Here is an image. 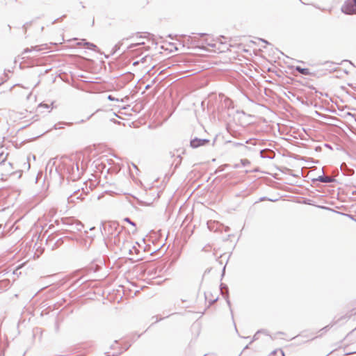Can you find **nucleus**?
<instances>
[{
    "instance_id": "obj_1",
    "label": "nucleus",
    "mask_w": 356,
    "mask_h": 356,
    "mask_svg": "<svg viewBox=\"0 0 356 356\" xmlns=\"http://www.w3.org/2000/svg\"><path fill=\"white\" fill-rule=\"evenodd\" d=\"M132 42L128 48H132L138 45H143L150 40V34L148 33H137L131 37Z\"/></svg>"
},
{
    "instance_id": "obj_2",
    "label": "nucleus",
    "mask_w": 356,
    "mask_h": 356,
    "mask_svg": "<svg viewBox=\"0 0 356 356\" xmlns=\"http://www.w3.org/2000/svg\"><path fill=\"white\" fill-rule=\"evenodd\" d=\"M206 40L207 50L215 53H220L223 51L224 43L220 41L219 39L214 40L213 38L209 37Z\"/></svg>"
},
{
    "instance_id": "obj_3",
    "label": "nucleus",
    "mask_w": 356,
    "mask_h": 356,
    "mask_svg": "<svg viewBox=\"0 0 356 356\" xmlns=\"http://www.w3.org/2000/svg\"><path fill=\"white\" fill-rule=\"evenodd\" d=\"M124 254L129 257L131 260H139L140 258H135L134 256H138L139 253L138 249L131 243H126L122 248Z\"/></svg>"
},
{
    "instance_id": "obj_4",
    "label": "nucleus",
    "mask_w": 356,
    "mask_h": 356,
    "mask_svg": "<svg viewBox=\"0 0 356 356\" xmlns=\"http://www.w3.org/2000/svg\"><path fill=\"white\" fill-rule=\"evenodd\" d=\"M133 65H141L142 68L147 70H149L154 67V63L153 61L152 57L149 55H146L140 60L134 61Z\"/></svg>"
},
{
    "instance_id": "obj_5",
    "label": "nucleus",
    "mask_w": 356,
    "mask_h": 356,
    "mask_svg": "<svg viewBox=\"0 0 356 356\" xmlns=\"http://www.w3.org/2000/svg\"><path fill=\"white\" fill-rule=\"evenodd\" d=\"M341 10L346 14H356V0H346Z\"/></svg>"
},
{
    "instance_id": "obj_6",
    "label": "nucleus",
    "mask_w": 356,
    "mask_h": 356,
    "mask_svg": "<svg viewBox=\"0 0 356 356\" xmlns=\"http://www.w3.org/2000/svg\"><path fill=\"white\" fill-rule=\"evenodd\" d=\"M206 140H200V139H194L191 140V147L196 148L197 147L204 145L206 143Z\"/></svg>"
},
{
    "instance_id": "obj_7",
    "label": "nucleus",
    "mask_w": 356,
    "mask_h": 356,
    "mask_svg": "<svg viewBox=\"0 0 356 356\" xmlns=\"http://www.w3.org/2000/svg\"><path fill=\"white\" fill-rule=\"evenodd\" d=\"M296 70L299 72L300 74L304 75H310L311 72L308 68H303L300 66H297Z\"/></svg>"
},
{
    "instance_id": "obj_8",
    "label": "nucleus",
    "mask_w": 356,
    "mask_h": 356,
    "mask_svg": "<svg viewBox=\"0 0 356 356\" xmlns=\"http://www.w3.org/2000/svg\"><path fill=\"white\" fill-rule=\"evenodd\" d=\"M330 180V179L329 177H325L322 178L321 179V181H323V182H329Z\"/></svg>"
},
{
    "instance_id": "obj_9",
    "label": "nucleus",
    "mask_w": 356,
    "mask_h": 356,
    "mask_svg": "<svg viewBox=\"0 0 356 356\" xmlns=\"http://www.w3.org/2000/svg\"><path fill=\"white\" fill-rule=\"evenodd\" d=\"M124 221L132 225L133 226H135V225L129 218H125Z\"/></svg>"
},
{
    "instance_id": "obj_10",
    "label": "nucleus",
    "mask_w": 356,
    "mask_h": 356,
    "mask_svg": "<svg viewBox=\"0 0 356 356\" xmlns=\"http://www.w3.org/2000/svg\"><path fill=\"white\" fill-rule=\"evenodd\" d=\"M329 328H330V326L327 325V326L324 327L323 329H321L320 331L321 332L327 331L329 330Z\"/></svg>"
},
{
    "instance_id": "obj_11",
    "label": "nucleus",
    "mask_w": 356,
    "mask_h": 356,
    "mask_svg": "<svg viewBox=\"0 0 356 356\" xmlns=\"http://www.w3.org/2000/svg\"><path fill=\"white\" fill-rule=\"evenodd\" d=\"M356 314V309H354L353 310H351L350 312V316L353 314Z\"/></svg>"
},
{
    "instance_id": "obj_12",
    "label": "nucleus",
    "mask_w": 356,
    "mask_h": 356,
    "mask_svg": "<svg viewBox=\"0 0 356 356\" xmlns=\"http://www.w3.org/2000/svg\"><path fill=\"white\" fill-rule=\"evenodd\" d=\"M32 49H33V50H34V51H40V50H41V49H40V48H38V47H33Z\"/></svg>"
},
{
    "instance_id": "obj_13",
    "label": "nucleus",
    "mask_w": 356,
    "mask_h": 356,
    "mask_svg": "<svg viewBox=\"0 0 356 356\" xmlns=\"http://www.w3.org/2000/svg\"><path fill=\"white\" fill-rule=\"evenodd\" d=\"M108 99L111 101L114 100V97H113L111 95H108Z\"/></svg>"
},
{
    "instance_id": "obj_14",
    "label": "nucleus",
    "mask_w": 356,
    "mask_h": 356,
    "mask_svg": "<svg viewBox=\"0 0 356 356\" xmlns=\"http://www.w3.org/2000/svg\"><path fill=\"white\" fill-rule=\"evenodd\" d=\"M247 163H249L247 160H245V161H243V164Z\"/></svg>"
},
{
    "instance_id": "obj_15",
    "label": "nucleus",
    "mask_w": 356,
    "mask_h": 356,
    "mask_svg": "<svg viewBox=\"0 0 356 356\" xmlns=\"http://www.w3.org/2000/svg\"><path fill=\"white\" fill-rule=\"evenodd\" d=\"M30 50L29 49H25V51H29Z\"/></svg>"
}]
</instances>
